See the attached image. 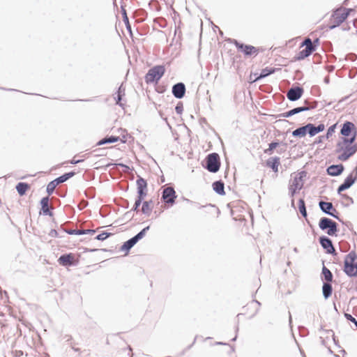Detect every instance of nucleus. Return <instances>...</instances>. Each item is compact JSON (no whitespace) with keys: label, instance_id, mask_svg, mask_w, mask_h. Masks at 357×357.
Returning a JSON list of instances; mask_svg holds the SVG:
<instances>
[{"label":"nucleus","instance_id":"nucleus-5","mask_svg":"<svg viewBox=\"0 0 357 357\" xmlns=\"http://www.w3.org/2000/svg\"><path fill=\"white\" fill-rule=\"evenodd\" d=\"M318 43V38L314 40L313 43L310 38H305L300 47V48L302 50L297 54V60H303L305 58L309 56L314 51H315L316 46Z\"/></svg>","mask_w":357,"mask_h":357},{"label":"nucleus","instance_id":"nucleus-19","mask_svg":"<svg viewBox=\"0 0 357 357\" xmlns=\"http://www.w3.org/2000/svg\"><path fill=\"white\" fill-rule=\"evenodd\" d=\"M303 89L301 87H296L290 89L287 93V97L291 101L298 100L303 95Z\"/></svg>","mask_w":357,"mask_h":357},{"label":"nucleus","instance_id":"nucleus-27","mask_svg":"<svg viewBox=\"0 0 357 357\" xmlns=\"http://www.w3.org/2000/svg\"><path fill=\"white\" fill-rule=\"evenodd\" d=\"M153 208V202L152 200L144 202L142 207V212L145 215H149Z\"/></svg>","mask_w":357,"mask_h":357},{"label":"nucleus","instance_id":"nucleus-40","mask_svg":"<svg viewBox=\"0 0 357 357\" xmlns=\"http://www.w3.org/2000/svg\"><path fill=\"white\" fill-rule=\"evenodd\" d=\"M298 208L301 213H302V215L305 217L307 213L305 206V202L303 199H300Z\"/></svg>","mask_w":357,"mask_h":357},{"label":"nucleus","instance_id":"nucleus-48","mask_svg":"<svg viewBox=\"0 0 357 357\" xmlns=\"http://www.w3.org/2000/svg\"><path fill=\"white\" fill-rule=\"evenodd\" d=\"M121 99V91H118V100L116 101V103L117 104H119L120 103V100Z\"/></svg>","mask_w":357,"mask_h":357},{"label":"nucleus","instance_id":"nucleus-47","mask_svg":"<svg viewBox=\"0 0 357 357\" xmlns=\"http://www.w3.org/2000/svg\"><path fill=\"white\" fill-rule=\"evenodd\" d=\"M42 205V210L45 212V198H43L40 201Z\"/></svg>","mask_w":357,"mask_h":357},{"label":"nucleus","instance_id":"nucleus-39","mask_svg":"<svg viewBox=\"0 0 357 357\" xmlns=\"http://www.w3.org/2000/svg\"><path fill=\"white\" fill-rule=\"evenodd\" d=\"M112 235V233H108V232L104 231V232L98 234L96 237V239L99 240V241H104V240L107 239L108 237L111 236Z\"/></svg>","mask_w":357,"mask_h":357},{"label":"nucleus","instance_id":"nucleus-43","mask_svg":"<svg viewBox=\"0 0 357 357\" xmlns=\"http://www.w3.org/2000/svg\"><path fill=\"white\" fill-rule=\"evenodd\" d=\"M344 317H346V319L347 320L353 322L357 328V321L356 320V319L354 317H353L350 314H347V313L344 314Z\"/></svg>","mask_w":357,"mask_h":357},{"label":"nucleus","instance_id":"nucleus-41","mask_svg":"<svg viewBox=\"0 0 357 357\" xmlns=\"http://www.w3.org/2000/svg\"><path fill=\"white\" fill-rule=\"evenodd\" d=\"M57 185H58L54 181V180L51 181L50 183H49L47 186V189H46L47 192L48 193H52Z\"/></svg>","mask_w":357,"mask_h":357},{"label":"nucleus","instance_id":"nucleus-37","mask_svg":"<svg viewBox=\"0 0 357 357\" xmlns=\"http://www.w3.org/2000/svg\"><path fill=\"white\" fill-rule=\"evenodd\" d=\"M336 127H337V123H335L334 125H333L328 128L326 135V137H325L327 139H328L329 138H331L333 136V135L335 132Z\"/></svg>","mask_w":357,"mask_h":357},{"label":"nucleus","instance_id":"nucleus-17","mask_svg":"<svg viewBox=\"0 0 357 357\" xmlns=\"http://www.w3.org/2000/svg\"><path fill=\"white\" fill-rule=\"evenodd\" d=\"M162 199L167 204L172 205L176 198L175 190L172 187H167L162 192Z\"/></svg>","mask_w":357,"mask_h":357},{"label":"nucleus","instance_id":"nucleus-31","mask_svg":"<svg viewBox=\"0 0 357 357\" xmlns=\"http://www.w3.org/2000/svg\"><path fill=\"white\" fill-rule=\"evenodd\" d=\"M29 188V185L26 183H19L16 186L17 191L20 195H24Z\"/></svg>","mask_w":357,"mask_h":357},{"label":"nucleus","instance_id":"nucleus-46","mask_svg":"<svg viewBox=\"0 0 357 357\" xmlns=\"http://www.w3.org/2000/svg\"><path fill=\"white\" fill-rule=\"evenodd\" d=\"M82 231V229H78V230H70L69 231H68V234H77V235H82V233H81Z\"/></svg>","mask_w":357,"mask_h":357},{"label":"nucleus","instance_id":"nucleus-15","mask_svg":"<svg viewBox=\"0 0 357 357\" xmlns=\"http://www.w3.org/2000/svg\"><path fill=\"white\" fill-rule=\"evenodd\" d=\"M234 44L238 50L242 52L245 56H256L259 53V50L252 45H244L237 41Z\"/></svg>","mask_w":357,"mask_h":357},{"label":"nucleus","instance_id":"nucleus-20","mask_svg":"<svg viewBox=\"0 0 357 357\" xmlns=\"http://www.w3.org/2000/svg\"><path fill=\"white\" fill-rule=\"evenodd\" d=\"M307 132L310 136H314L317 133L322 132L325 129V126L323 123L319 124L318 126H314L312 123L306 125Z\"/></svg>","mask_w":357,"mask_h":357},{"label":"nucleus","instance_id":"nucleus-38","mask_svg":"<svg viewBox=\"0 0 357 357\" xmlns=\"http://www.w3.org/2000/svg\"><path fill=\"white\" fill-rule=\"evenodd\" d=\"M122 15H123V22L126 24V28L131 33V26L129 23L128 17L127 16L126 10H124V9L123 10Z\"/></svg>","mask_w":357,"mask_h":357},{"label":"nucleus","instance_id":"nucleus-9","mask_svg":"<svg viewBox=\"0 0 357 357\" xmlns=\"http://www.w3.org/2000/svg\"><path fill=\"white\" fill-rule=\"evenodd\" d=\"M52 209V208H49L47 199L46 198V222L50 221V225L51 227V230L50 231L48 234L52 238L60 237L59 232L61 231L62 229L61 228L59 229V231L56 229L57 225L56 222L54 221Z\"/></svg>","mask_w":357,"mask_h":357},{"label":"nucleus","instance_id":"nucleus-32","mask_svg":"<svg viewBox=\"0 0 357 357\" xmlns=\"http://www.w3.org/2000/svg\"><path fill=\"white\" fill-rule=\"evenodd\" d=\"M275 72V68H266L261 70V74L259 76L255 78V81L261 78L265 77L272 73H274Z\"/></svg>","mask_w":357,"mask_h":357},{"label":"nucleus","instance_id":"nucleus-23","mask_svg":"<svg viewBox=\"0 0 357 357\" xmlns=\"http://www.w3.org/2000/svg\"><path fill=\"white\" fill-rule=\"evenodd\" d=\"M344 166L342 165H331L327 169V172L331 176H338L342 173Z\"/></svg>","mask_w":357,"mask_h":357},{"label":"nucleus","instance_id":"nucleus-10","mask_svg":"<svg viewBox=\"0 0 357 357\" xmlns=\"http://www.w3.org/2000/svg\"><path fill=\"white\" fill-rule=\"evenodd\" d=\"M149 229V226L144 228L136 236L126 241L121 247L122 252H128L130 248H132L139 240L143 238L146 233V231Z\"/></svg>","mask_w":357,"mask_h":357},{"label":"nucleus","instance_id":"nucleus-3","mask_svg":"<svg viewBox=\"0 0 357 357\" xmlns=\"http://www.w3.org/2000/svg\"><path fill=\"white\" fill-rule=\"evenodd\" d=\"M353 11L352 9L346 8H339L333 12L329 22V28L333 29L340 25L349 16V13Z\"/></svg>","mask_w":357,"mask_h":357},{"label":"nucleus","instance_id":"nucleus-7","mask_svg":"<svg viewBox=\"0 0 357 357\" xmlns=\"http://www.w3.org/2000/svg\"><path fill=\"white\" fill-rule=\"evenodd\" d=\"M340 133L342 135V139L355 142L357 137V128L354 123L347 121L342 125Z\"/></svg>","mask_w":357,"mask_h":357},{"label":"nucleus","instance_id":"nucleus-11","mask_svg":"<svg viewBox=\"0 0 357 357\" xmlns=\"http://www.w3.org/2000/svg\"><path fill=\"white\" fill-rule=\"evenodd\" d=\"M206 169L211 172H217L220 166L219 155L216 153L209 154L206 158Z\"/></svg>","mask_w":357,"mask_h":357},{"label":"nucleus","instance_id":"nucleus-25","mask_svg":"<svg viewBox=\"0 0 357 357\" xmlns=\"http://www.w3.org/2000/svg\"><path fill=\"white\" fill-rule=\"evenodd\" d=\"M320 243L322 247L327 250L328 253L335 252V249L333 246L331 241L328 238H321Z\"/></svg>","mask_w":357,"mask_h":357},{"label":"nucleus","instance_id":"nucleus-24","mask_svg":"<svg viewBox=\"0 0 357 357\" xmlns=\"http://www.w3.org/2000/svg\"><path fill=\"white\" fill-rule=\"evenodd\" d=\"M266 166L271 168L275 173H277L280 164V158L278 157L271 158L266 161Z\"/></svg>","mask_w":357,"mask_h":357},{"label":"nucleus","instance_id":"nucleus-30","mask_svg":"<svg viewBox=\"0 0 357 357\" xmlns=\"http://www.w3.org/2000/svg\"><path fill=\"white\" fill-rule=\"evenodd\" d=\"M332 286L329 283H324L322 287V291L325 298H328L332 294Z\"/></svg>","mask_w":357,"mask_h":357},{"label":"nucleus","instance_id":"nucleus-26","mask_svg":"<svg viewBox=\"0 0 357 357\" xmlns=\"http://www.w3.org/2000/svg\"><path fill=\"white\" fill-rule=\"evenodd\" d=\"M319 206L321 209L326 213L336 217L332 212H331V210H333L334 211H335V209L333 208L332 203L321 201L319 202Z\"/></svg>","mask_w":357,"mask_h":357},{"label":"nucleus","instance_id":"nucleus-36","mask_svg":"<svg viewBox=\"0 0 357 357\" xmlns=\"http://www.w3.org/2000/svg\"><path fill=\"white\" fill-rule=\"evenodd\" d=\"M322 275L324 278L327 282H331L333 280V275L331 271L327 268L326 266H324L322 268Z\"/></svg>","mask_w":357,"mask_h":357},{"label":"nucleus","instance_id":"nucleus-22","mask_svg":"<svg viewBox=\"0 0 357 357\" xmlns=\"http://www.w3.org/2000/svg\"><path fill=\"white\" fill-rule=\"evenodd\" d=\"M355 181L356 178L354 177L352 174L348 176L344 180V182L339 186L337 189L338 193H340L341 192L350 188L354 183Z\"/></svg>","mask_w":357,"mask_h":357},{"label":"nucleus","instance_id":"nucleus-44","mask_svg":"<svg viewBox=\"0 0 357 357\" xmlns=\"http://www.w3.org/2000/svg\"><path fill=\"white\" fill-rule=\"evenodd\" d=\"M175 110H176L177 114H182V112L183 111V103H181V102L178 103L177 105L175 107Z\"/></svg>","mask_w":357,"mask_h":357},{"label":"nucleus","instance_id":"nucleus-50","mask_svg":"<svg viewBox=\"0 0 357 357\" xmlns=\"http://www.w3.org/2000/svg\"><path fill=\"white\" fill-rule=\"evenodd\" d=\"M79 162V160H77V161L73 162V163H77Z\"/></svg>","mask_w":357,"mask_h":357},{"label":"nucleus","instance_id":"nucleus-12","mask_svg":"<svg viewBox=\"0 0 357 357\" xmlns=\"http://www.w3.org/2000/svg\"><path fill=\"white\" fill-rule=\"evenodd\" d=\"M319 226L322 230L328 229L327 234L329 236L335 235L337 231V223L327 218H321L319 221Z\"/></svg>","mask_w":357,"mask_h":357},{"label":"nucleus","instance_id":"nucleus-29","mask_svg":"<svg viewBox=\"0 0 357 357\" xmlns=\"http://www.w3.org/2000/svg\"><path fill=\"white\" fill-rule=\"evenodd\" d=\"M213 188L219 195H223L225 194L224 183L220 181L214 182L213 183Z\"/></svg>","mask_w":357,"mask_h":357},{"label":"nucleus","instance_id":"nucleus-35","mask_svg":"<svg viewBox=\"0 0 357 357\" xmlns=\"http://www.w3.org/2000/svg\"><path fill=\"white\" fill-rule=\"evenodd\" d=\"M306 126L301 127L293 131L292 135L294 137H304L307 133Z\"/></svg>","mask_w":357,"mask_h":357},{"label":"nucleus","instance_id":"nucleus-16","mask_svg":"<svg viewBox=\"0 0 357 357\" xmlns=\"http://www.w3.org/2000/svg\"><path fill=\"white\" fill-rule=\"evenodd\" d=\"M59 263L64 266L74 265L78 263V257L73 253H69L61 255L59 259Z\"/></svg>","mask_w":357,"mask_h":357},{"label":"nucleus","instance_id":"nucleus-8","mask_svg":"<svg viewBox=\"0 0 357 357\" xmlns=\"http://www.w3.org/2000/svg\"><path fill=\"white\" fill-rule=\"evenodd\" d=\"M137 194L138 197L135 201L134 205V209L135 211L137 210L139 206H140L142 200L146 196L147 194V183L145 179L142 177H139L137 180Z\"/></svg>","mask_w":357,"mask_h":357},{"label":"nucleus","instance_id":"nucleus-28","mask_svg":"<svg viewBox=\"0 0 357 357\" xmlns=\"http://www.w3.org/2000/svg\"><path fill=\"white\" fill-rule=\"evenodd\" d=\"M310 109V107H296V108H294L293 109H291L285 113H284L282 114V116L284 117H289L292 115H294L297 113H299L301 112H304V111H307V110H309Z\"/></svg>","mask_w":357,"mask_h":357},{"label":"nucleus","instance_id":"nucleus-2","mask_svg":"<svg viewBox=\"0 0 357 357\" xmlns=\"http://www.w3.org/2000/svg\"><path fill=\"white\" fill-rule=\"evenodd\" d=\"M114 130L113 134L107 136L98 142V145H102L107 143H114L120 142L126 143L128 140V134L126 130L122 128H117Z\"/></svg>","mask_w":357,"mask_h":357},{"label":"nucleus","instance_id":"nucleus-13","mask_svg":"<svg viewBox=\"0 0 357 357\" xmlns=\"http://www.w3.org/2000/svg\"><path fill=\"white\" fill-rule=\"evenodd\" d=\"M260 303L257 301H252L243 307L242 314L249 318L253 317L259 310Z\"/></svg>","mask_w":357,"mask_h":357},{"label":"nucleus","instance_id":"nucleus-42","mask_svg":"<svg viewBox=\"0 0 357 357\" xmlns=\"http://www.w3.org/2000/svg\"><path fill=\"white\" fill-rule=\"evenodd\" d=\"M278 142H272L269 144V147L264 150L265 153L271 154L272 153V151L275 149L278 146Z\"/></svg>","mask_w":357,"mask_h":357},{"label":"nucleus","instance_id":"nucleus-21","mask_svg":"<svg viewBox=\"0 0 357 357\" xmlns=\"http://www.w3.org/2000/svg\"><path fill=\"white\" fill-rule=\"evenodd\" d=\"M185 92V87L183 83H178L172 88V93L177 98H182Z\"/></svg>","mask_w":357,"mask_h":357},{"label":"nucleus","instance_id":"nucleus-34","mask_svg":"<svg viewBox=\"0 0 357 357\" xmlns=\"http://www.w3.org/2000/svg\"><path fill=\"white\" fill-rule=\"evenodd\" d=\"M74 175H75V172H68V173H66V174L59 176V178L54 179V181L56 183L57 185H59L61 183L65 182L66 181H67L70 177L73 176Z\"/></svg>","mask_w":357,"mask_h":357},{"label":"nucleus","instance_id":"nucleus-4","mask_svg":"<svg viewBox=\"0 0 357 357\" xmlns=\"http://www.w3.org/2000/svg\"><path fill=\"white\" fill-rule=\"evenodd\" d=\"M344 271L351 277L357 275V255L355 252H351L345 257Z\"/></svg>","mask_w":357,"mask_h":357},{"label":"nucleus","instance_id":"nucleus-6","mask_svg":"<svg viewBox=\"0 0 357 357\" xmlns=\"http://www.w3.org/2000/svg\"><path fill=\"white\" fill-rule=\"evenodd\" d=\"M165 68L163 66H155L151 68L145 75L146 84L157 83L163 76Z\"/></svg>","mask_w":357,"mask_h":357},{"label":"nucleus","instance_id":"nucleus-18","mask_svg":"<svg viewBox=\"0 0 357 357\" xmlns=\"http://www.w3.org/2000/svg\"><path fill=\"white\" fill-rule=\"evenodd\" d=\"M303 187V181L301 176H295L290 184L289 191L291 194V196H294V194L299 190H301Z\"/></svg>","mask_w":357,"mask_h":357},{"label":"nucleus","instance_id":"nucleus-45","mask_svg":"<svg viewBox=\"0 0 357 357\" xmlns=\"http://www.w3.org/2000/svg\"><path fill=\"white\" fill-rule=\"evenodd\" d=\"M96 230L93 229H82V234H95Z\"/></svg>","mask_w":357,"mask_h":357},{"label":"nucleus","instance_id":"nucleus-33","mask_svg":"<svg viewBox=\"0 0 357 357\" xmlns=\"http://www.w3.org/2000/svg\"><path fill=\"white\" fill-rule=\"evenodd\" d=\"M74 175H75V172H68V173H66V174L59 176V178L54 179V181L56 183L57 185H59L61 183L65 182L66 181H67L70 177L73 176Z\"/></svg>","mask_w":357,"mask_h":357},{"label":"nucleus","instance_id":"nucleus-14","mask_svg":"<svg viewBox=\"0 0 357 357\" xmlns=\"http://www.w3.org/2000/svg\"><path fill=\"white\" fill-rule=\"evenodd\" d=\"M248 214V208H244L241 205H236L231 209V215L234 220L240 222L245 221V216Z\"/></svg>","mask_w":357,"mask_h":357},{"label":"nucleus","instance_id":"nucleus-49","mask_svg":"<svg viewBox=\"0 0 357 357\" xmlns=\"http://www.w3.org/2000/svg\"><path fill=\"white\" fill-rule=\"evenodd\" d=\"M324 136H320V137H319L318 142H319V143L321 142H322V139H324Z\"/></svg>","mask_w":357,"mask_h":357},{"label":"nucleus","instance_id":"nucleus-1","mask_svg":"<svg viewBox=\"0 0 357 357\" xmlns=\"http://www.w3.org/2000/svg\"><path fill=\"white\" fill-rule=\"evenodd\" d=\"M354 141L341 139L337 143L336 152L339 153L338 159L342 161L348 160L357 151V146Z\"/></svg>","mask_w":357,"mask_h":357}]
</instances>
